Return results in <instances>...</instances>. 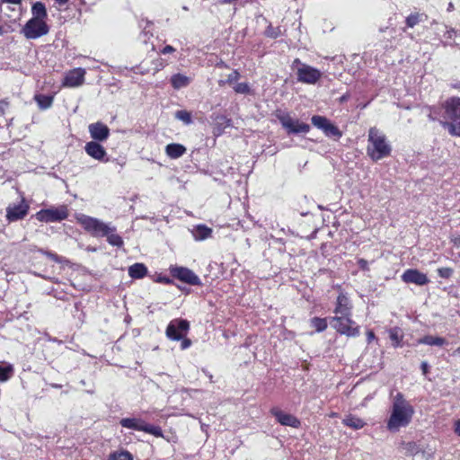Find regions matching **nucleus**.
Segmentation results:
<instances>
[{"instance_id":"45","label":"nucleus","mask_w":460,"mask_h":460,"mask_svg":"<svg viewBox=\"0 0 460 460\" xmlns=\"http://www.w3.org/2000/svg\"><path fill=\"white\" fill-rule=\"evenodd\" d=\"M358 264L361 270H368V262L365 259H359L358 261Z\"/></svg>"},{"instance_id":"41","label":"nucleus","mask_w":460,"mask_h":460,"mask_svg":"<svg viewBox=\"0 0 460 460\" xmlns=\"http://www.w3.org/2000/svg\"><path fill=\"white\" fill-rule=\"evenodd\" d=\"M438 273L441 278H450L453 274V270L451 268H439L438 270Z\"/></svg>"},{"instance_id":"21","label":"nucleus","mask_w":460,"mask_h":460,"mask_svg":"<svg viewBox=\"0 0 460 460\" xmlns=\"http://www.w3.org/2000/svg\"><path fill=\"white\" fill-rule=\"evenodd\" d=\"M212 228L202 224L195 226L191 230L193 239L198 242L210 238L212 236Z\"/></svg>"},{"instance_id":"2","label":"nucleus","mask_w":460,"mask_h":460,"mask_svg":"<svg viewBox=\"0 0 460 460\" xmlns=\"http://www.w3.org/2000/svg\"><path fill=\"white\" fill-rule=\"evenodd\" d=\"M367 155L375 162L391 155L392 146L386 136L376 128H370L367 136Z\"/></svg>"},{"instance_id":"7","label":"nucleus","mask_w":460,"mask_h":460,"mask_svg":"<svg viewBox=\"0 0 460 460\" xmlns=\"http://www.w3.org/2000/svg\"><path fill=\"white\" fill-rule=\"evenodd\" d=\"M46 21L31 18L23 26L22 32L28 40H35L49 33Z\"/></svg>"},{"instance_id":"50","label":"nucleus","mask_w":460,"mask_h":460,"mask_svg":"<svg viewBox=\"0 0 460 460\" xmlns=\"http://www.w3.org/2000/svg\"><path fill=\"white\" fill-rule=\"evenodd\" d=\"M131 70H132L134 73L145 74V72H144V71H141V70L139 69V67H138V66L133 67Z\"/></svg>"},{"instance_id":"37","label":"nucleus","mask_w":460,"mask_h":460,"mask_svg":"<svg viewBox=\"0 0 460 460\" xmlns=\"http://www.w3.org/2000/svg\"><path fill=\"white\" fill-rule=\"evenodd\" d=\"M422 16L423 14H420L419 13H411L409 16L406 17L405 20L407 27L413 28L420 22H421Z\"/></svg>"},{"instance_id":"34","label":"nucleus","mask_w":460,"mask_h":460,"mask_svg":"<svg viewBox=\"0 0 460 460\" xmlns=\"http://www.w3.org/2000/svg\"><path fill=\"white\" fill-rule=\"evenodd\" d=\"M143 431L146 432V433L154 435L156 438H162L164 436L163 435V430H162V429L160 427L155 426V425H152V424H148L146 422H145V426H144Z\"/></svg>"},{"instance_id":"32","label":"nucleus","mask_w":460,"mask_h":460,"mask_svg":"<svg viewBox=\"0 0 460 460\" xmlns=\"http://www.w3.org/2000/svg\"><path fill=\"white\" fill-rule=\"evenodd\" d=\"M389 338L393 341V345L395 348L402 346V333L400 328L394 327L389 330Z\"/></svg>"},{"instance_id":"3","label":"nucleus","mask_w":460,"mask_h":460,"mask_svg":"<svg viewBox=\"0 0 460 460\" xmlns=\"http://www.w3.org/2000/svg\"><path fill=\"white\" fill-rule=\"evenodd\" d=\"M445 120L440 124L451 136L460 137V98L452 97L443 103Z\"/></svg>"},{"instance_id":"9","label":"nucleus","mask_w":460,"mask_h":460,"mask_svg":"<svg viewBox=\"0 0 460 460\" xmlns=\"http://www.w3.org/2000/svg\"><path fill=\"white\" fill-rule=\"evenodd\" d=\"M312 124L321 129L326 137L340 138L341 131L334 126L327 118L320 115H314L311 119Z\"/></svg>"},{"instance_id":"31","label":"nucleus","mask_w":460,"mask_h":460,"mask_svg":"<svg viewBox=\"0 0 460 460\" xmlns=\"http://www.w3.org/2000/svg\"><path fill=\"white\" fill-rule=\"evenodd\" d=\"M428 117L432 121L445 120V110L442 107H429Z\"/></svg>"},{"instance_id":"40","label":"nucleus","mask_w":460,"mask_h":460,"mask_svg":"<svg viewBox=\"0 0 460 460\" xmlns=\"http://www.w3.org/2000/svg\"><path fill=\"white\" fill-rule=\"evenodd\" d=\"M234 90L237 93H248L250 92V86L247 83H238L234 86Z\"/></svg>"},{"instance_id":"24","label":"nucleus","mask_w":460,"mask_h":460,"mask_svg":"<svg viewBox=\"0 0 460 460\" xmlns=\"http://www.w3.org/2000/svg\"><path fill=\"white\" fill-rule=\"evenodd\" d=\"M191 79L182 74H175L171 77V84L174 89H181L190 84Z\"/></svg>"},{"instance_id":"10","label":"nucleus","mask_w":460,"mask_h":460,"mask_svg":"<svg viewBox=\"0 0 460 460\" xmlns=\"http://www.w3.org/2000/svg\"><path fill=\"white\" fill-rule=\"evenodd\" d=\"M30 206L22 198L18 203H11L6 207V219L8 222H15L23 219L28 212Z\"/></svg>"},{"instance_id":"20","label":"nucleus","mask_w":460,"mask_h":460,"mask_svg":"<svg viewBox=\"0 0 460 460\" xmlns=\"http://www.w3.org/2000/svg\"><path fill=\"white\" fill-rule=\"evenodd\" d=\"M271 413L275 416L278 422L283 426H289L298 428L300 425L299 420L292 414L287 413L279 409H272Z\"/></svg>"},{"instance_id":"38","label":"nucleus","mask_w":460,"mask_h":460,"mask_svg":"<svg viewBox=\"0 0 460 460\" xmlns=\"http://www.w3.org/2000/svg\"><path fill=\"white\" fill-rule=\"evenodd\" d=\"M13 368L9 364L2 363V382L6 381L13 375Z\"/></svg>"},{"instance_id":"43","label":"nucleus","mask_w":460,"mask_h":460,"mask_svg":"<svg viewBox=\"0 0 460 460\" xmlns=\"http://www.w3.org/2000/svg\"><path fill=\"white\" fill-rule=\"evenodd\" d=\"M40 252L44 254L45 256H47L48 258L51 259L52 261H56V262H60V258L56 254V253H53L51 252H48V251H43V250H40Z\"/></svg>"},{"instance_id":"18","label":"nucleus","mask_w":460,"mask_h":460,"mask_svg":"<svg viewBox=\"0 0 460 460\" xmlns=\"http://www.w3.org/2000/svg\"><path fill=\"white\" fill-rule=\"evenodd\" d=\"M2 13L15 21L22 14V0H2Z\"/></svg>"},{"instance_id":"13","label":"nucleus","mask_w":460,"mask_h":460,"mask_svg":"<svg viewBox=\"0 0 460 460\" xmlns=\"http://www.w3.org/2000/svg\"><path fill=\"white\" fill-rule=\"evenodd\" d=\"M86 70L77 67L67 71L63 78L62 86L76 88L84 84Z\"/></svg>"},{"instance_id":"35","label":"nucleus","mask_w":460,"mask_h":460,"mask_svg":"<svg viewBox=\"0 0 460 460\" xmlns=\"http://www.w3.org/2000/svg\"><path fill=\"white\" fill-rule=\"evenodd\" d=\"M311 326L317 332H323L327 328V321L325 318L314 317L311 320Z\"/></svg>"},{"instance_id":"8","label":"nucleus","mask_w":460,"mask_h":460,"mask_svg":"<svg viewBox=\"0 0 460 460\" xmlns=\"http://www.w3.org/2000/svg\"><path fill=\"white\" fill-rule=\"evenodd\" d=\"M294 63L300 64L296 73L298 82L307 84H314L321 78L322 73L318 69L306 64H301L299 59H296Z\"/></svg>"},{"instance_id":"1","label":"nucleus","mask_w":460,"mask_h":460,"mask_svg":"<svg viewBox=\"0 0 460 460\" xmlns=\"http://www.w3.org/2000/svg\"><path fill=\"white\" fill-rule=\"evenodd\" d=\"M415 409L401 392L391 394L389 417L386 420V429L392 433L399 432L401 429L408 427L413 419Z\"/></svg>"},{"instance_id":"47","label":"nucleus","mask_w":460,"mask_h":460,"mask_svg":"<svg viewBox=\"0 0 460 460\" xmlns=\"http://www.w3.org/2000/svg\"><path fill=\"white\" fill-rule=\"evenodd\" d=\"M181 347L182 349H188L191 345V341L189 339H181Z\"/></svg>"},{"instance_id":"48","label":"nucleus","mask_w":460,"mask_h":460,"mask_svg":"<svg viewBox=\"0 0 460 460\" xmlns=\"http://www.w3.org/2000/svg\"><path fill=\"white\" fill-rule=\"evenodd\" d=\"M454 432L460 437V419L455 421Z\"/></svg>"},{"instance_id":"27","label":"nucleus","mask_w":460,"mask_h":460,"mask_svg":"<svg viewBox=\"0 0 460 460\" xmlns=\"http://www.w3.org/2000/svg\"><path fill=\"white\" fill-rule=\"evenodd\" d=\"M104 236L107 237V242L112 245V246H116V247H122L124 242L121 238V236H119V234H116V227L110 225V230H109V233L107 234H105Z\"/></svg>"},{"instance_id":"51","label":"nucleus","mask_w":460,"mask_h":460,"mask_svg":"<svg viewBox=\"0 0 460 460\" xmlns=\"http://www.w3.org/2000/svg\"><path fill=\"white\" fill-rule=\"evenodd\" d=\"M58 4L63 5V4H66L68 0H55Z\"/></svg>"},{"instance_id":"30","label":"nucleus","mask_w":460,"mask_h":460,"mask_svg":"<svg viewBox=\"0 0 460 460\" xmlns=\"http://www.w3.org/2000/svg\"><path fill=\"white\" fill-rule=\"evenodd\" d=\"M34 100L40 110H47L52 106L53 96L45 94H36Z\"/></svg>"},{"instance_id":"14","label":"nucleus","mask_w":460,"mask_h":460,"mask_svg":"<svg viewBox=\"0 0 460 460\" xmlns=\"http://www.w3.org/2000/svg\"><path fill=\"white\" fill-rule=\"evenodd\" d=\"M279 121L288 134L307 133L310 130L308 124L293 119L288 114L280 116Z\"/></svg>"},{"instance_id":"26","label":"nucleus","mask_w":460,"mask_h":460,"mask_svg":"<svg viewBox=\"0 0 460 460\" xmlns=\"http://www.w3.org/2000/svg\"><path fill=\"white\" fill-rule=\"evenodd\" d=\"M147 273V269L143 263H135L128 268V275L132 279H142Z\"/></svg>"},{"instance_id":"23","label":"nucleus","mask_w":460,"mask_h":460,"mask_svg":"<svg viewBox=\"0 0 460 460\" xmlns=\"http://www.w3.org/2000/svg\"><path fill=\"white\" fill-rule=\"evenodd\" d=\"M186 153V147L181 144L172 143L165 146V154L171 159H178Z\"/></svg>"},{"instance_id":"49","label":"nucleus","mask_w":460,"mask_h":460,"mask_svg":"<svg viewBox=\"0 0 460 460\" xmlns=\"http://www.w3.org/2000/svg\"><path fill=\"white\" fill-rule=\"evenodd\" d=\"M420 367H421L422 373L424 375H426L428 373V370H429L428 363L427 362H422Z\"/></svg>"},{"instance_id":"36","label":"nucleus","mask_w":460,"mask_h":460,"mask_svg":"<svg viewBox=\"0 0 460 460\" xmlns=\"http://www.w3.org/2000/svg\"><path fill=\"white\" fill-rule=\"evenodd\" d=\"M175 119L182 121L185 125H190L192 123L190 112L185 110L177 111L175 112Z\"/></svg>"},{"instance_id":"11","label":"nucleus","mask_w":460,"mask_h":460,"mask_svg":"<svg viewBox=\"0 0 460 460\" xmlns=\"http://www.w3.org/2000/svg\"><path fill=\"white\" fill-rule=\"evenodd\" d=\"M170 273L173 278L189 285L196 286L201 284L199 276L188 268L181 266H171Z\"/></svg>"},{"instance_id":"42","label":"nucleus","mask_w":460,"mask_h":460,"mask_svg":"<svg viewBox=\"0 0 460 460\" xmlns=\"http://www.w3.org/2000/svg\"><path fill=\"white\" fill-rule=\"evenodd\" d=\"M174 52H176V49L171 45H165L159 50L162 55L173 54Z\"/></svg>"},{"instance_id":"17","label":"nucleus","mask_w":460,"mask_h":460,"mask_svg":"<svg viewBox=\"0 0 460 460\" xmlns=\"http://www.w3.org/2000/svg\"><path fill=\"white\" fill-rule=\"evenodd\" d=\"M84 151L90 157L97 161L105 163L109 161L105 148L99 142L90 141L86 143Z\"/></svg>"},{"instance_id":"29","label":"nucleus","mask_w":460,"mask_h":460,"mask_svg":"<svg viewBox=\"0 0 460 460\" xmlns=\"http://www.w3.org/2000/svg\"><path fill=\"white\" fill-rule=\"evenodd\" d=\"M342 423L353 429H360L366 425V422L362 419L353 415L346 416L343 419Z\"/></svg>"},{"instance_id":"46","label":"nucleus","mask_w":460,"mask_h":460,"mask_svg":"<svg viewBox=\"0 0 460 460\" xmlns=\"http://www.w3.org/2000/svg\"><path fill=\"white\" fill-rule=\"evenodd\" d=\"M375 340H376V335H375L374 332L373 331H367V343H370V342H372Z\"/></svg>"},{"instance_id":"12","label":"nucleus","mask_w":460,"mask_h":460,"mask_svg":"<svg viewBox=\"0 0 460 460\" xmlns=\"http://www.w3.org/2000/svg\"><path fill=\"white\" fill-rule=\"evenodd\" d=\"M190 323L185 319H174L166 328V336L172 341H180L188 332Z\"/></svg>"},{"instance_id":"54","label":"nucleus","mask_w":460,"mask_h":460,"mask_svg":"<svg viewBox=\"0 0 460 460\" xmlns=\"http://www.w3.org/2000/svg\"><path fill=\"white\" fill-rule=\"evenodd\" d=\"M163 281H164L165 283H169L170 280L168 279H163Z\"/></svg>"},{"instance_id":"33","label":"nucleus","mask_w":460,"mask_h":460,"mask_svg":"<svg viewBox=\"0 0 460 460\" xmlns=\"http://www.w3.org/2000/svg\"><path fill=\"white\" fill-rule=\"evenodd\" d=\"M107 460H133V456L128 451L120 449L111 453Z\"/></svg>"},{"instance_id":"19","label":"nucleus","mask_w":460,"mask_h":460,"mask_svg":"<svg viewBox=\"0 0 460 460\" xmlns=\"http://www.w3.org/2000/svg\"><path fill=\"white\" fill-rule=\"evenodd\" d=\"M91 137L95 142L106 141L110 136V128L102 122L92 123L88 126Z\"/></svg>"},{"instance_id":"4","label":"nucleus","mask_w":460,"mask_h":460,"mask_svg":"<svg viewBox=\"0 0 460 460\" xmlns=\"http://www.w3.org/2000/svg\"><path fill=\"white\" fill-rule=\"evenodd\" d=\"M76 222L89 234L94 237H104L109 233L110 225L99 218L84 214L75 216Z\"/></svg>"},{"instance_id":"6","label":"nucleus","mask_w":460,"mask_h":460,"mask_svg":"<svg viewBox=\"0 0 460 460\" xmlns=\"http://www.w3.org/2000/svg\"><path fill=\"white\" fill-rule=\"evenodd\" d=\"M67 217L68 209L65 205L40 209L33 215L37 221L46 224L61 222L66 219Z\"/></svg>"},{"instance_id":"44","label":"nucleus","mask_w":460,"mask_h":460,"mask_svg":"<svg viewBox=\"0 0 460 460\" xmlns=\"http://www.w3.org/2000/svg\"><path fill=\"white\" fill-rule=\"evenodd\" d=\"M447 293L449 296H452L454 297H456V298L460 297V292L458 291L457 288L455 286H450L447 288Z\"/></svg>"},{"instance_id":"28","label":"nucleus","mask_w":460,"mask_h":460,"mask_svg":"<svg viewBox=\"0 0 460 460\" xmlns=\"http://www.w3.org/2000/svg\"><path fill=\"white\" fill-rule=\"evenodd\" d=\"M418 344H425L429 346H438L442 347L447 344V341L441 337H434L430 335H426L417 341Z\"/></svg>"},{"instance_id":"22","label":"nucleus","mask_w":460,"mask_h":460,"mask_svg":"<svg viewBox=\"0 0 460 460\" xmlns=\"http://www.w3.org/2000/svg\"><path fill=\"white\" fill-rule=\"evenodd\" d=\"M145 420L139 418H124L121 419L119 423L123 428L143 431L145 426Z\"/></svg>"},{"instance_id":"25","label":"nucleus","mask_w":460,"mask_h":460,"mask_svg":"<svg viewBox=\"0 0 460 460\" xmlns=\"http://www.w3.org/2000/svg\"><path fill=\"white\" fill-rule=\"evenodd\" d=\"M31 13L33 19L46 21L48 13L45 4L41 2H36L31 7Z\"/></svg>"},{"instance_id":"16","label":"nucleus","mask_w":460,"mask_h":460,"mask_svg":"<svg viewBox=\"0 0 460 460\" xmlns=\"http://www.w3.org/2000/svg\"><path fill=\"white\" fill-rule=\"evenodd\" d=\"M401 278L404 283L417 286H424L429 282L428 276L416 269L406 270Z\"/></svg>"},{"instance_id":"52","label":"nucleus","mask_w":460,"mask_h":460,"mask_svg":"<svg viewBox=\"0 0 460 460\" xmlns=\"http://www.w3.org/2000/svg\"><path fill=\"white\" fill-rule=\"evenodd\" d=\"M223 119L226 120V127L230 126V119H226V118H223Z\"/></svg>"},{"instance_id":"5","label":"nucleus","mask_w":460,"mask_h":460,"mask_svg":"<svg viewBox=\"0 0 460 460\" xmlns=\"http://www.w3.org/2000/svg\"><path fill=\"white\" fill-rule=\"evenodd\" d=\"M331 326L339 333L348 337H358L359 326L352 319V315H339L331 318Z\"/></svg>"},{"instance_id":"53","label":"nucleus","mask_w":460,"mask_h":460,"mask_svg":"<svg viewBox=\"0 0 460 460\" xmlns=\"http://www.w3.org/2000/svg\"><path fill=\"white\" fill-rule=\"evenodd\" d=\"M453 8H454V6H453V4L450 3V4H449V5H448L447 10H448V11H451Z\"/></svg>"},{"instance_id":"39","label":"nucleus","mask_w":460,"mask_h":460,"mask_svg":"<svg viewBox=\"0 0 460 460\" xmlns=\"http://www.w3.org/2000/svg\"><path fill=\"white\" fill-rule=\"evenodd\" d=\"M240 78V74L237 70H234L231 74L228 75L227 79L226 81L221 80L219 82L220 85H224L225 84H234L238 81Z\"/></svg>"},{"instance_id":"15","label":"nucleus","mask_w":460,"mask_h":460,"mask_svg":"<svg viewBox=\"0 0 460 460\" xmlns=\"http://www.w3.org/2000/svg\"><path fill=\"white\" fill-rule=\"evenodd\" d=\"M352 302L347 293L340 292L337 296L335 307L333 309L334 316L352 315Z\"/></svg>"}]
</instances>
